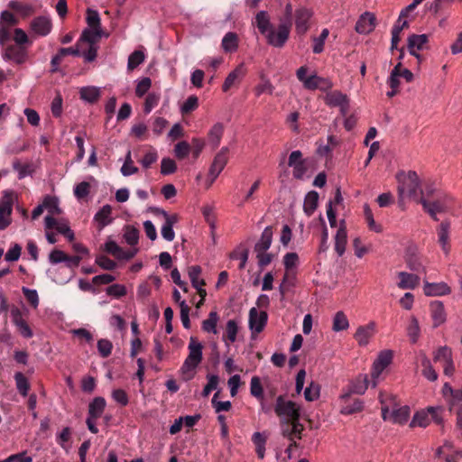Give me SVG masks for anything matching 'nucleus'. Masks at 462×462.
<instances>
[{
  "label": "nucleus",
  "mask_w": 462,
  "mask_h": 462,
  "mask_svg": "<svg viewBox=\"0 0 462 462\" xmlns=\"http://www.w3.org/2000/svg\"><path fill=\"white\" fill-rule=\"evenodd\" d=\"M130 134L138 140H145L148 137V127L143 122L136 123L131 127Z\"/></svg>",
  "instance_id": "53"
},
{
  "label": "nucleus",
  "mask_w": 462,
  "mask_h": 462,
  "mask_svg": "<svg viewBox=\"0 0 462 462\" xmlns=\"http://www.w3.org/2000/svg\"><path fill=\"white\" fill-rule=\"evenodd\" d=\"M224 134V125L222 123H216L210 128L208 132V142L214 147L217 148L221 142Z\"/></svg>",
  "instance_id": "40"
},
{
  "label": "nucleus",
  "mask_w": 462,
  "mask_h": 462,
  "mask_svg": "<svg viewBox=\"0 0 462 462\" xmlns=\"http://www.w3.org/2000/svg\"><path fill=\"white\" fill-rule=\"evenodd\" d=\"M229 160V148L222 147L215 155L213 162L209 167L208 176L207 180V188H209L222 172Z\"/></svg>",
  "instance_id": "8"
},
{
  "label": "nucleus",
  "mask_w": 462,
  "mask_h": 462,
  "mask_svg": "<svg viewBox=\"0 0 462 462\" xmlns=\"http://www.w3.org/2000/svg\"><path fill=\"white\" fill-rule=\"evenodd\" d=\"M397 192L400 206L406 199H415L420 190V180L414 171H400L396 174Z\"/></svg>",
  "instance_id": "2"
},
{
  "label": "nucleus",
  "mask_w": 462,
  "mask_h": 462,
  "mask_svg": "<svg viewBox=\"0 0 462 462\" xmlns=\"http://www.w3.org/2000/svg\"><path fill=\"white\" fill-rule=\"evenodd\" d=\"M124 238L130 245H135L139 240V231L134 226H126L124 233Z\"/></svg>",
  "instance_id": "60"
},
{
  "label": "nucleus",
  "mask_w": 462,
  "mask_h": 462,
  "mask_svg": "<svg viewBox=\"0 0 462 462\" xmlns=\"http://www.w3.org/2000/svg\"><path fill=\"white\" fill-rule=\"evenodd\" d=\"M106 405V402L103 397L94 398L88 406V416L98 419L102 415Z\"/></svg>",
  "instance_id": "41"
},
{
  "label": "nucleus",
  "mask_w": 462,
  "mask_h": 462,
  "mask_svg": "<svg viewBox=\"0 0 462 462\" xmlns=\"http://www.w3.org/2000/svg\"><path fill=\"white\" fill-rule=\"evenodd\" d=\"M433 359L435 362H439L443 366V372L446 375H452L455 371V366L452 358V351L448 346H440L438 348L434 355Z\"/></svg>",
  "instance_id": "14"
},
{
  "label": "nucleus",
  "mask_w": 462,
  "mask_h": 462,
  "mask_svg": "<svg viewBox=\"0 0 462 462\" xmlns=\"http://www.w3.org/2000/svg\"><path fill=\"white\" fill-rule=\"evenodd\" d=\"M418 361L423 367L421 373L429 381L434 382L438 379V374L431 365L430 360L425 353L420 352L418 356Z\"/></svg>",
  "instance_id": "35"
},
{
  "label": "nucleus",
  "mask_w": 462,
  "mask_h": 462,
  "mask_svg": "<svg viewBox=\"0 0 462 462\" xmlns=\"http://www.w3.org/2000/svg\"><path fill=\"white\" fill-rule=\"evenodd\" d=\"M120 171H121L122 175L125 176V177L135 174L138 171V168L134 165L131 151L127 152V153L125 155V162L122 165Z\"/></svg>",
  "instance_id": "50"
},
{
  "label": "nucleus",
  "mask_w": 462,
  "mask_h": 462,
  "mask_svg": "<svg viewBox=\"0 0 462 462\" xmlns=\"http://www.w3.org/2000/svg\"><path fill=\"white\" fill-rule=\"evenodd\" d=\"M437 243L443 254L448 257L451 252V224L449 220H443L436 229Z\"/></svg>",
  "instance_id": "11"
},
{
  "label": "nucleus",
  "mask_w": 462,
  "mask_h": 462,
  "mask_svg": "<svg viewBox=\"0 0 462 462\" xmlns=\"http://www.w3.org/2000/svg\"><path fill=\"white\" fill-rule=\"evenodd\" d=\"M407 336L409 337L410 341L412 344H415L420 337V328L419 321L415 316H411L410 318L409 325L407 326Z\"/></svg>",
  "instance_id": "47"
},
{
  "label": "nucleus",
  "mask_w": 462,
  "mask_h": 462,
  "mask_svg": "<svg viewBox=\"0 0 462 462\" xmlns=\"http://www.w3.org/2000/svg\"><path fill=\"white\" fill-rule=\"evenodd\" d=\"M160 100V94L152 92L147 95L144 101L143 111L145 114H150L151 111L158 105Z\"/></svg>",
  "instance_id": "61"
},
{
  "label": "nucleus",
  "mask_w": 462,
  "mask_h": 462,
  "mask_svg": "<svg viewBox=\"0 0 462 462\" xmlns=\"http://www.w3.org/2000/svg\"><path fill=\"white\" fill-rule=\"evenodd\" d=\"M246 74V69L244 63L237 65L226 78L222 90L228 91L232 87L238 85Z\"/></svg>",
  "instance_id": "24"
},
{
  "label": "nucleus",
  "mask_w": 462,
  "mask_h": 462,
  "mask_svg": "<svg viewBox=\"0 0 462 462\" xmlns=\"http://www.w3.org/2000/svg\"><path fill=\"white\" fill-rule=\"evenodd\" d=\"M364 408V402L359 399H355L350 403H345L342 405L340 412L345 415L359 412Z\"/></svg>",
  "instance_id": "51"
},
{
  "label": "nucleus",
  "mask_w": 462,
  "mask_h": 462,
  "mask_svg": "<svg viewBox=\"0 0 462 462\" xmlns=\"http://www.w3.org/2000/svg\"><path fill=\"white\" fill-rule=\"evenodd\" d=\"M2 57L5 61L23 64L26 61L28 55L26 50L22 46L9 45L4 50Z\"/></svg>",
  "instance_id": "21"
},
{
  "label": "nucleus",
  "mask_w": 462,
  "mask_h": 462,
  "mask_svg": "<svg viewBox=\"0 0 462 462\" xmlns=\"http://www.w3.org/2000/svg\"><path fill=\"white\" fill-rule=\"evenodd\" d=\"M14 380L18 392L23 396H27L30 390V383L27 378L22 373L18 372L14 374Z\"/></svg>",
  "instance_id": "52"
},
{
  "label": "nucleus",
  "mask_w": 462,
  "mask_h": 462,
  "mask_svg": "<svg viewBox=\"0 0 462 462\" xmlns=\"http://www.w3.org/2000/svg\"><path fill=\"white\" fill-rule=\"evenodd\" d=\"M106 292L107 295L112 296L114 298H121L125 296L127 292L126 288L123 284L116 283L112 284L106 289Z\"/></svg>",
  "instance_id": "63"
},
{
  "label": "nucleus",
  "mask_w": 462,
  "mask_h": 462,
  "mask_svg": "<svg viewBox=\"0 0 462 462\" xmlns=\"http://www.w3.org/2000/svg\"><path fill=\"white\" fill-rule=\"evenodd\" d=\"M369 385V380L366 374H360L356 380L351 384L348 393H344L340 396L341 401L348 399L351 393L364 394Z\"/></svg>",
  "instance_id": "29"
},
{
  "label": "nucleus",
  "mask_w": 462,
  "mask_h": 462,
  "mask_svg": "<svg viewBox=\"0 0 462 462\" xmlns=\"http://www.w3.org/2000/svg\"><path fill=\"white\" fill-rule=\"evenodd\" d=\"M397 287L401 290H413L420 284V277L416 273L399 272Z\"/></svg>",
  "instance_id": "27"
},
{
  "label": "nucleus",
  "mask_w": 462,
  "mask_h": 462,
  "mask_svg": "<svg viewBox=\"0 0 462 462\" xmlns=\"http://www.w3.org/2000/svg\"><path fill=\"white\" fill-rule=\"evenodd\" d=\"M347 244V232L345 226V221L342 220L339 228L335 236L334 249L338 256H342L345 254Z\"/></svg>",
  "instance_id": "30"
},
{
  "label": "nucleus",
  "mask_w": 462,
  "mask_h": 462,
  "mask_svg": "<svg viewBox=\"0 0 462 462\" xmlns=\"http://www.w3.org/2000/svg\"><path fill=\"white\" fill-rule=\"evenodd\" d=\"M418 202L421 204L425 212L434 220H438V214H444L450 211L454 203V198L448 193L437 192L433 199H419Z\"/></svg>",
  "instance_id": "3"
},
{
  "label": "nucleus",
  "mask_w": 462,
  "mask_h": 462,
  "mask_svg": "<svg viewBox=\"0 0 462 462\" xmlns=\"http://www.w3.org/2000/svg\"><path fill=\"white\" fill-rule=\"evenodd\" d=\"M14 201V193L5 190L0 199V230L5 229L11 223V214Z\"/></svg>",
  "instance_id": "12"
},
{
  "label": "nucleus",
  "mask_w": 462,
  "mask_h": 462,
  "mask_svg": "<svg viewBox=\"0 0 462 462\" xmlns=\"http://www.w3.org/2000/svg\"><path fill=\"white\" fill-rule=\"evenodd\" d=\"M51 20L46 15L37 16L30 23V31L36 36L45 37L51 32Z\"/></svg>",
  "instance_id": "18"
},
{
  "label": "nucleus",
  "mask_w": 462,
  "mask_h": 462,
  "mask_svg": "<svg viewBox=\"0 0 462 462\" xmlns=\"http://www.w3.org/2000/svg\"><path fill=\"white\" fill-rule=\"evenodd\" d=\"M382 404V417L383 420L402 425L410 417V408L407 405L401 406L395 397L392 395H380Z\"/></svg>",
  "instance_id": "1"
},
{
  "label": "nucleus",
  "mask_w": 462,
  "mask_h": 462,
  "mask_svg": "<svg viewBox=\"0 0 462 462\" xmlns=\"http://www.w3.org/2000/svg\"><path fill=\"white\" fill-rule=\"evenodd\" d=\"M291 26V22L284 21L279 24L276 31L272 27L265 34L267 42L273 47H282L289 38Z\"/></svg>",
  "instance_id": "10"
},
{
  "label": "nucleus",
  "mask_w": 462,
  "mask_h": 462,
  "mask_svg": "<svg viewBox=\"0 0 462 462\" xmlns=\"http://www.w3.org/2000/svg\"><path fill=\"white\" fill-rule=\"evenodd\" d=\"M430 316L433 321V327L438 328L447 320V314L444 304L439 300H434L430 305Z\"/></svg>",
  "instance_id": "28"
},
{
  "label": "nucleus",
  "mask_w": 462,
  "mask_h": 462,
  "mask_svg": "<svg viewBox=\"0 0 462 462\" xmlns=\"http://www.w3.org/2000/svg\"><path fill=\"white\" fill-rule=\"evenodd\" d=\"M422 290L428 297H441L451 293V288L445 282H430L425 280Z\"/></svg>",
  "instance_id": "20"
},
{
  "label": "nucleus",
  "mask_w": 462,
  "mask_h": 462,
  "mask_svg": "<svg viewBox=\"0 0 462 462\" xmlns=\"http://www.w3.org/2000/svg\"><path fill=\"white\" fill-rule=\"evenodd\" d=\"M219 320L218 314L216 311H211L207 319L202 322V329L208 333L217 334V325Z\"/></svg>",
  "instance_id": "48"
},
{
  "label": "nucleus",
  "mask_w": 462,
  "mask_h": 462,
  "mask_svg": "<svg viewBox=\"0 0 462 462\" xmlns=\"http://www.w3.org/2000/svg\"><path fill=\"white\" fill-rule=\"evenodd\" d=\"M173 300L179 303L180 309V320L183 327L187 329L190 328L189 307L184 300H181L180 291L175 289L172 293Z\"/></svg>",
  "instance_id": "31"
},
{
  "label": "nucleus",
  "mask_w": 462,
  "mask_h": 462,
  "mask_svg": "<svg viewBox=\"0 0 462 462\" xmlns=\"http://www.w3.org/2000/svg\"><path fill=\"white\" fill-rule=\"evenodd\" d=\"M207 379L208 383L202 391V395L204 397H208L213 390H216L219 382V378L217 374H208Z\"/></svg>",
  "instance_id": "62"
},
{
  "label": "nucleus",
  "mask_w": 462,
  "mask_h": 462,
  "mask_svg": "<svg viewBox=\"0 0 462 462\" xmlns=\"http://www.w3.org/2000/svg\"><path fill=\"white\" fill-rule=\"evenodd\" d=\"M364 217L369 230L378 234L383 232V226L374 220L372 209L367 204L364 206Z\"/></svg>",
  "instance_id": "43"
},
{
  "label": "nucleus",
  "mask_w": 462,
  "mask_h": 462,
  "mask_svg": "<svg viewBox=\"0 0 462 462\" xmlns=\"http://www.w3.org/2000/svg\"><path fill=\"white\" fill-rule=\"evenodd\" d=\"M250 393L260 401L263 400V390L261 380L257 376H254L250 382Z\"/></svg>",
  "instance_id": "55"
},
{
  "label": "nucleus",
  "mask_w": 462,
  "mask_h": 462,
  "mask_svg": "<svg viewBox=\"0 0 462 462\" xmlns=\"http://www.w3.org/2000/svg\"><path fill=\"white\" fill-rule=\"evenodd\" d=\"M102 35L101 28H86L81 33L79 43L86 42L88 45H97Z\"/></svg>",
  "instance_id": "34"
},
{
  "label": "nucleus",
  "mask_w": 462,
  "mask_h": 462,
  "mask_svg": "<svg viewBox=\"0 0 462 462\" xmlns=\"http://www.w3.org/2000/svg\"><path fill=\"white\" fill-rule=\"evenodd\" d=\"M443 411L444 409L440 406H429L415 412L410 423V427H428L431 421L438 425L443 423Z\"/></svg>",
  "instance_id": "5"
},
{
  "label": "nucleus",
  "mask_w": 462,
  "mask_h": 462,
  "mask_svg": "<svg viewBox=\"0 0 462 462\" xmlns=\"http://www.w3.org/2000/svg\"><path fill=\"white\" fill-rule=\"evenodd\" d=\"M282 262H283L286 272L290 273L292 270L296 269L297 266L299 265V263H300L299 255L294 252L287 253L283 256Z\"/></svg>",
  "instance_id": "54"
},
{
  "label": "nucleus",
  "mask_w": 462,
  "mask_h": 462,
  "mask_svg": "<svg viewBox=\"0 0 462 462\" xmlns=\"http://www.w3.org/2000/svg\"><path fill=\"white\" fill-rule=\"evenodd\" d=\"M320 388L319 385L311 382L304 390V398L308 402H313L319 397Z\"/></svg>",
  "instance_id": "59"
},
{
  "label": "nucleus",
  "mask_w": 462,
  "mask_h": 462,
  "mask_svg": "<svg viewBox=\"0 0 462 462\" xmlns=\"http://www.w3.org/2000/svg\"><path fill=\"white\" fill-rule=\"evenodd\" d=\"M152 80L148 77L142 78L136 81L135 95L139 97H143L151 88Z\"/></svg>",
  "instance_id": "57"
},
{
  "label": "nucleus",
  "mask_w": 462,
  "mask_h": 462,
  "mask_svg": "<svg viewBox=\"0 0 462 462\" xmlns=\"http://www.w3.org/2000/svg\"><path fill=\"white\" fill-rule=\"evenodd\" d=\"M461 457L462 453L450 443H445L436 450L437 462H458Z\"/></svg>",
  "instance_id": "19"
},
{
  "label": "nucleus",
  "mask_w": 462,
  "mask_h": 462,
  "mask_svg": "<svg viewBox=\"0 0 462 462\" xmlns=\"http://www.w3.org/2000/svg\"><path fill=\"white\" fill-rule=\"evenodd\" d=\"M188 348L189 355L181 366V373L186 381L193 378L194 370L202 360L203 346L195 337H190Z\"/></svg>",
  "instance_id": "4"
},
{
  "label": "nucleus",
  "mask_w": 462,
  "mask_h": 462,
  "mask_svg": "<svg viewBox=\"0 0 462 462\" xmlns=\"http://www.w3.org/2000/svg\"><path fill=\"white\" fill-rule=\"evenodd\" d=\"M44 226L46 230L55 228L58 233L63 235L69 241L74 239V232L70 229L66 219H56L51 216H46L44 218Z\"/></svg>",
  "instance_id": "16"
},
{
  "label": "nucleus",
  "mask_w": 462,
  "mask_h": 462,
  "mask_svg": "<svg viewBox=\"0 0 462 462\" xmlns=\"http://www.w3.org/2000/svg\"><path fill=\"white\" fill-rule=\"evenodd\" d=\"M144 59L145 55L142 51H134L128 58L127 69L129 70L134 69L144 61Z\"/></svg>",
  "instance_id": "56"
},
{
  "label": "nucleus",
  "mask_w": 462,
  "mask_h": 462,
  "mask_svg": "<svg viewBox=\"0 0 462 462\" xmlns=\"http://www.w3.org/2000/svg\"><path fill=\"white\" fill-rule=\"evenodd\" d=\"M429 41L427 34H411L408 38L407 48L411 55L420 60V54L418 53L426 46Z\"/></svg>",
  "instance_id": "23"
},
{
  "label": "nucleus",
  "mask_w": 462,
  "mask_h": 462,
  "mask_svg": "<svg viewBox=\"0 0 462 462\" xmlns=\"http://www.w3.org/2000/svg\"><path fill=\"white\" fill-rule=\"evenodd\" d=\"M267 321L268 314L265 310H260L255 307L250 309L248 314V327L253 339L264 329Z\"/></svg>",
  "instance_id": "9"
},
{
  "label": "nucleus",
  "mask_w": 462,
  "mask_h": 462,
  "mask_svg": "<svg viewBox=\"0 0 462 462\" xmlns=\"http://www.w3.org/2000/svg\"><path fill=\"white\" fill-rule=\"evenodd\" d=\"M266 440L267 436L262 432H254L252 436V441L255 446L256 454L261 459L264 457Z\"/></svg>",
  "instance_id": "42"
},
{
  "label": "nucleus",
  "mask_w": 462,
  "mask_h": 462,
  "mask_svg": "<svg viewBox=\"0 0 462 462\" xmlns=\"http://www.w3.org/2000/svg\"><path fill=\"white\" fill-rule=\"evenodd\" d=\"M162 215L164 217V223L161 228L162 236L166 241H172L175 237L173 226L178 222V216L173 214L170 215L164 210H161Z\"/></svg>",
  "instance_id": "26"
},
{
  "label": "nucleus",
  "mask_w": 462,
  "mask_h": 462,
  "mask_svg": "<svg viewBox=\"0 0 462 462\" xmlns=\"http://www.w3.org/2000/svg\"><path fill=\"white\" fill-rule=\"evenodd\" d=\"M407 267L417 273H426L427 268L424 264L422 256L417 253H412L406 257Z\"/></svg>",
  "instance_id": "32"
},
{
  "label": "nucleus",
  "mask_w": 462,
  "mask_h": 462,
  "mask_svg": "<svg viewBox=\"0 0 462 462\" xmlns=\"http://www.w3.org/2000/svg\"><path fill=\"white\" fill-rule=\"evenodd\" d=\"M313 15L311 9L300 6L296 9L295 16V30L298 34H305L310 28V21Z\"/></svg>",
  "instance_id": "17"
},
{
  "label": "nucleus",
  "mask_w": 462,
  "mask_h": 462,
  "mask_svg": "<svg viewBox=\"0 0 462 462\" xmlns=\"http://www.w3.org/2000/svg\"><path fill=\"white\" fill-rule=\"evenodd\" d=\"M349 328V321L343 311H337L333 317L332 330L339 332L346 330Z\"/></svg>",
  "instance_id": "46"
},
{
  "label": "nucleus",
  "mask_w": 462,
  "mask_h": 462,
  "mask_svg": "<svg viewBox=\"0 0 462 462\" xmlns=\"http://www.w3.org/2000/svg\"><path fill=\"white\" fill-rule=\"evenodd\" d=\"M273 229L266 226L262 232L261 237L254 245V251H268L273 242Z\"/></svg>",
  "instance_id": "38"
},
{
  "label": "nucleus",
  "mask_w": 462,
  "mask_h": 462,
  "mask_svg": "<svg viewBox=\"0 0 462 462\" xmlns=\"http://www.w3.org/2000/svg\"><path fill=\"white\" fill-rule=\"evenodd\" d=\"M79 96L85 102L95 103L101 96V88L95 86L82 87L79 89Z\"/></svg>",
  "instance_id": "37"
},
{
  "label": "nucleus",
  "mask_w": 462,
  "mask_h": 462,
  "mask_svg": "<svg viewBox=\"0 0 462 462\" xmlns=\"http://www.w3.org/2000/svg\"><path fill=\"white\" fill-rule=\"evenodd\" d=\"M45 209L48 211V216H57L61 214V209L59 206L58 199L51 196H47L43 199Z\"/></svg>",
  "instance_id": "49"
},
{
  "label": "nucleus",
  "mask_w": 462,
  "mask_h": 462,
  "mask_svg": "<svg viewBox=\"0 0 462 462\" xmlns=\"http://www.w3.org/2000/svg\"><path fill=\"white\" fill-rule=\"evenodd\" d=\"M274 411L281 419V422L300 420V406L291 400H286L282 396L277 397Z\"/></svg>",
  "instance_id": "7"
},
{
  "label": "nucleus",
  "mask_w": 462,
  "mask_h": 462,
  "mask_svg": "<svg viewBox=\"0 0 462 462\" xmlns=\"http://www.w3.org/2000/svg\"><path fill=\"white\" fill-rule=\"evenodd\" d=\"M376 333V323L370 321L366 325L359 326L354 335L355 339L361 346H365L369 344L371 338Z\"/></svg>",
  "instance_id": "22"
},
{
  "label": "nucleus",
  "mask_w": 462,
  "mask_h": 462,
  "mask_svg": "<svg viewBox=\"0 0 462 462\" xmlns=\"http://www.w3.org/2000/svg\"><path fill=\"white\" fill-rule=\"evenodd\" d=\"M376 25V18L373 13H364L356 22V31L361 34H368L373 32Z\"/></svg>",
  "instance_id": "25"
},
{
  "label": "nucleus",
  "mask_w": 462,
  "mask_h": 462,
  "mask_svg": "<svg viewBox=\"0 0 462 462\" xmlns=\"http://www.w3.org/2000/svg\"><path fill=\"white\" fill-rule=\"evenodd\" d=\"M202 269L199 265H192L188 268V275L194 288L204 286L205 280L201 278Z\"/></svg>",
  "instance_id": "45"
},
{
  "label": "nucleus",
  "mask_w": 462,
  "mask_h": 462,
  "mask_svg": "<svg viewBox=\"0 0 462 462\" xmlns=\"http://www.w3.org/2000/svg\"><path fill=\"white\" fill-rule=\"evenodd\" d=\"M255 25L262 34H266L267 32L272 28L270 17L265 11H260L256 16L254 21Z\"/></svg>",
  "instance_id": "44"
},
{
  "label": "nucleus",
  "mask_w": 462,
  "mask_h": 462,
  "mask_svg": "<svg viewBox=\"0 0 462 462\" xmlns=\"http://www.w3.org/2000/svg\"><path fill=\"white\" fill-rule=\"evenodd\" d=\"M329 34L328 29L325 28L322 30L319 37L313 38V52L320 53L324 50V43Z\"/></svg>",
  "instance_id": "58"
},
{
  "label": "nucleus",
  "mask_w": 462,
  "mask_h": 462,
  "mask_svg": "<svg viewBox=\"0 0 462 462\" xmlns=\"http://www.w3.org/2000/svg\"><path fill=\"white\" fill-rule=\"evenodd\" d=\"M113 349V344L108 339H99L97 341V350L102 357H107L111 355Z\"/></svg>",
  "instance_id": "64"
},
{
  "label": "nucleus",
  "mask_w": 462,
  "mask_h": 462,
  "mask_svg": "<svg viewBox=\"0 0 462 462\" xmlns=\"http://www.w3.org/2000/svg\"><path fill=\"white\" fill-rule=\"evenodd\" d=\"M308 68L300 67L298 69L296 75L298 79L303 84V87L309 90L319 89L321 91H328L333 87L332 82L326 78L318 76L316 73L307 75Z\"/></svg>",
  "instance_id": "6"
},
{
  "label": "nucleus",
  "mask_w": 462,
  "mask_h": 462,
  "mask_svg": "<svg viewBox=\"0 0 462 462\" xmlns=\"http://www.w3.org/2000/svg\"><path fill=\"white\" fill-rule=\"evenodd\" d=\"M325 103L329 106H338L340 113L346 116L349 110V99L341 91H328L325 96Z\"/></svg>",
  "instance_id": "15"
},
{
  "label": "nucleus",
  "mask_w": 462,
  "mask_h": 462,
  "mask_svg": "<svg viewBox=\"0 0 462 462\" xmlns=\"http://www.w3.org/2000/svg\"><path fill=\"white\" fill-rule=\"evenodd\" d=\"M319 194L317 191H310L304 199L303 210L308 217H310L318 207Z\"/></svg>",
  "instance_id": "39"
},
{
  "label": "nucleus",
  "mask_w": 462,
  "mask_h": 462,
  "mask_svg": "<svg viewBox=\"0 0 462 462\" xmlns=\"http://www.w3.org/2000/svg\"><path fill=\"white\" fill-rule=\"evenodd\" d=\"M239 38L236 32H228L221 41V48L226 53H233L237 51Z\"/></svg>",
  "instance_id": "36"
},
{
  "label": "nucleus",
  "mask_w": 462,
  "mask_h": 462,
  "mask_svg": "<svg viewBox=\"0 0 462 462\" xmlns=\"http://www.w3.org/2000/svg\"><path fill=\"white\" fill-rule=\"evenodd\" d=\"M393 359V352L384 350L379 353L377 358L374 360L371 371V385L376 387L379 377L383 370L391 364Z\"/></svg>",
  "instance_id": "13"
},
{
  "label": "nucleus",
  "mask_w": 462,
  "mask_h": 462,
  "mask_svg": "<svg viewBox=\"0 0 462 462\" xmlns=\"http://www.w3.org/2000/svg\"><path fill=\"white\" fill-rule=\"evenodd\" d=\"M112 208L110 205L103 206L94 216V221L99 229L104 228L113 221Z\"/></svg>",
  "instance_id": "33"
}]
</instances>
